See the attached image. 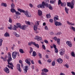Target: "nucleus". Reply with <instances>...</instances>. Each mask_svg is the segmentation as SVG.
Listing matches in <instances>:
<instances>
[{
	"instance_id": "52",
	"label": "nucleus",
	"mask_w": 75,
	"mask_h": 75,
	"mask_svg": "<svg viewBox=\"0 0 75 75\" xmlns=\"http://www.w3.org/2000/svg\"><path fill=\"white\" fill-rule=\"evenodd\" d=\"M44 41L45 43H46V44H48V40H44Z\"/></svg>"
},
{
	"instance_id": "2",
	"label": "nucleus",
	"mask_w": 75,
	"mask_h": 75,
	"mask_svg": "<svg viewBox=\"0 0 75 75\" xmlns=\"http://www.w3.org/2000/svg\"><path fill=\"white\" fill-rule=\"evenodd\" d=\"M50 5L48 3H45L44 2H42V4H40L37 6L38 8H44V6H46L47 7H48Z\"/></svg>"
},
{
	"instance_id": "60",
	"label": "nucleus",
	"mask_w": 75,
	"mask_h": 75,
	"mask_svg": "<svg viewBox=\"0 0 75 75\" xmlns=\"http://www.w3.org/2000/svg\"><path fill=\"white\" fill-rule=\"evenodd\" d=\"M8 55L9 57H11V54L10 53L8 52Z\"/></svg>"
},
{
	"instance_id": "51",
	"label": "nucleus",
	"mask_w": 75,
	"mask_h": 75,
	"mask_svg": "<svg viewBox=\"0 0 75 75\" xmlns=\"http://www.w3.org/2000/svg\"><path fill=\"white\" fill-rule=\"evenodd\" d=\"M42 48L44 49V50H46V49L45 48V45H42Z\"/></svg>"
},
{
	"instance_id": "4",
	"label": "nucleus",
	"mask_w": 75,
	"mask_h": 75,
	"mask_svg": "<svg viewBox=\"0 0 75 75\" xmlns=\"http://www.w3.org/2000/svg\"><path fill=\"white\" fill-rule=\"evenodd\" d=\"M59 4H61V6L62 7H65L67 4L65 2L62 3L61 0H59L58 1V5H59Z\"/></svg>"
},
{
	"instance_id": "20",
	"label": "nucleus",
	"mask_w": 75,
	"mask_h": 75,
	"mask_svg": "<svg viewBox=\"0 0 75 75\" xmlns=\"http://www.w3.org/2000/svg\"><path fill=\"white\" fill-rule=\"evenodd\" d=\"M59 19L58 18V16H55L54 18V21H56V20H58Z\"/></svg>"
},
{
	"instance_id": "9",
	"label": "nucleus",
	"mask_w": 75,
	"mask_h": 75,
	"mask_svg": "<svg viewBox=\"0 0 75 75\" xmlns=\"http://www.w3.org/2000/svg\"><path fill=\"white\" fill-rule=\"evenodd\" d=\"M25 62H26V63H27V64H28L29 65H31V63L30 62H31V59L30 58L26 59L25 60Z\"/></svg>"
},
{
	"instance_id": "42",
	"label": "nucleus",
	"mask_w": 75,
	"mask_h": 75,
	"mask_svg": "<svg viewBox=\"0 0 75 75\" xmlns=\"http://www.w3.org/2000/svg\"><path fill=\"white\" fill-rule=\"evenodd\" d=\"M55 62L54 61H53L52 63V66H55Z\"/></svg>"
},
{
	"instance_id": "54",
	"label": "nucleus",
	"mask_w": 75,
	"mask_h": 75,
	"mask_svg": "<svg viewBox=\"0 0 75 75\" xmlns=\"http://www.w3.org/2000/svg\"><path fill=\"white\" fill-rule=\"evenodd\" d=\"M51 61H52L51 59H49L47 60V62L50 63L51 62Z\"/></svg>"
},
{
	"instance_id": "23",
	"label": "nucleus",
	"mask_w": 75,
	"mask_h": 75,
	"mask_svg": "<svg viewBox=\"0 0 75 75\" xmlns=\"http://www.w3.org/2000/svg\"><path fill=\"white\" fill-rule=\"evenodd\" d=\"M33 30L34 31H37V25H34L33 27Z\"/></svg>"
},
{
	"instance_id": "61",
	"label": "nucleus",
	"mask_w": 75,
	"mask_h": 75,
	"mask_svg": "<svg viewBox=\"0 0 75 75\" xmlns=\"http://www.w3.org/2000/svg\"><path fill=\"white\" fill-rule=\"evenodd\" d=\"M71 74H72L73 75H75V72L74 71H72L71 72Z\"/></svg>"
},
{
	"instance_id": "47",
	"label": "nucleus",
	"mask_w": 75,
	"mask_h": 75,
	"mask_svg": "<svg viewBox=\"0 0 75 75\" xmlns=\"http://www.w3.org/2000/svg\"><path fill=\"white\" fill-rule=\"evenodd\" d=\"M38 56H39V58H42V55H41V54L39 53H38Z\"/></svg>"
},
{
	"instance_id": "53",
	"label": "nucleus",
	"mask_w": 75,
	"mask_h": 75,
	"mask_svg": "<svg viewBox=\"0 0 75 75\" xmlns=\"http://www.w3.org/2000/svg\"><path fill=\"white\" fill-rule=\"evenodd\" d=\"M53 47L54 48V49H57V46H56V45H55L53 44Z\"/></svg>"
},
{
	"instance_id": "27",
	"label": "nucleus",
	"mask_w": 75,
	"mask_h": 75,
	"mask_svg": "<svg viewBox=\"0 0 75 75\" xmlns=\"http://www.w3.org/2000/svg\"><path fill=\"white\" fill-rule=\"evenodd\" d=\"M46 16L47 18H51V14H50V13H49L48 14H47L46 15Z\"/></svg>"
},
{
	"instance_id": "49",
	"label": "nucleus",
	"mask_w": 75,
	"mask_h": 75,
	"mask_svg": "<svg viewBox=\"0 0 75 75\" xmlns=\"http://www.w3.org/2000/svg\"><path fill=\"white\" fill-rule=\"evenodd\" d=\"M49 21L51 23H53V19H50L49 20Z\"/></svg>"
},
{
	"instance_id": "57",
	"label": "nucleus",
	"mask_w": 75,
	"mask_h": 75,
	"mask_svg": "<svg viewBox=\"0 0 75 75\" xmlns=\"http://www.w3.org/2000/svg\"><path fill=\"white\" fill-rule=\"evenodd\" d=\"M29 6H30V7L32 8L33 7V5L31 4H29Z\"/></svg>"
},
{
	"instance_id": "24",
	"label": "nucleus",
	"mask_w": 75,
	"mask_h": 75,
	"mask_svg": "<svg viewBox=\"0 0 75 75\" xmlns=\"http://www.w3.org/2000/svg\"><path fill=\"white\" fill-rule=\"evenodd\" d=\"M11 61H12V58L11 57H9L7 60L8 62H10Z\"/></svg>"
},
{
	"instance_id": "31",
	"label": "nucleus",
	"mask_w": 75,
	"mask_h": 75,
	"mask_svg": "<svg viewBox=\"0 0 75 75\" xmlns=\"http://www.w3.org/2000/svg\"><path fill=\"white\" fill-rule=\"evenodd\" d=\"M1 59H3L4 61H7V58H4L2 57L1 56Z\"/></svg>"
},
{
	"instance_id": "13",
	"label": "nucleus",
	"mask_w": 75,
	"mask_h": 75,
	"mask_svg": "<svg viewBox=\"0 0 75 75\" xmlns=\"http://www.w3.org/2000/svg\"><path fill=\"white\" fill-rule=\"evenodd\" d=\"M4 71L5 72H6L7 74H8V73H9V72H10V70L7 67H6L4 69Z\"/></svg>"
},
{
	"instance_id": "12",
	"label": "nucleus",
	"mask_w": 75,
	"mask_h": 75,
	"mask_svg": "<svg viewBox=\"0 0 75 75\" xmlns=\"http://www.w3.org/2000/svg\"><path fill=\"white\" fill-rule=\"evenodd\" d=\"M66 44L67 45H68L69 47H71L72 45V43H71V42L69 41H67L66 42Z\"/></svg>"
},
{
	"instance_id": "35",
	"label": "nucleus",
	"mask_w": 75,
	"mask_h": 75,
	"mask_svg": "<svg viewBox=\"0 0 75 75\" xmlns=\"http://www.w3.org/2000/svg\"><path fill=\"white\" fill-rule=\"evenodd\" d=\"M30 52H29V53H30V54H31V52L33 51V48L31 47H30Z\"/></svg>"
},
{
	"instance_id": "41",
	"label": "nucleus",
	"mask_w": 75,
	"mask_h": 75,
	"mask_svg": "<svg viewBox=\"0 0 75 75\" xmlns=\"http://www.w3.org/2000/svg\"><path fill=\"white\" fill-rule=\"evenodd\" d=\"M71 55L72 57H75V53H74V52H72L71 53Z\"/></svg>"
},
{
	"instance_id": "34",
	"label": "nucleus",
	"mask_w": 75,
	"mask_h": 75,
	"mask_svg": "<svg viewBox=\"0 0 75 75\" xmlns=\"http://www.w3.org/2000/svg\"><path fill=\"white\" fill-rule=\"evenodd\" d=\"M36 55H37L36 52L35 51L33 52V57H35Z\"/></svg>"
},
{
	"instance_id": "43",
	"label": "nucleus",
	"mask_w": 75,
	"mask_h": 75,
	"mask_svg": "<svg viewBox=\"0 0 75 75\" xmlns=\"http://www.w3.org/2000/svg\"><path fill=\"white\" fill-rule=\"evenodd\" d=\"M31 44H34V42H30L28 43V45L30 46L31 45Z\"/></svg>"
},
{
	"instance_id": "44",
	"label": "nucleus",
	"mask_w": 75,
	"mask_h": 75,
	"mask_svg": "<svg viewBox=\"0 0 75 75\" xmlns=\"http://www.w3.org/2000/svg\"><path fill=\"white\" fill-rule=\"evenodd\" d=\"M55 1H50V3L51 4H54V3H55Z\"/></svg>"
},
{
	"instance_id": "63",
	"label": "nucleus",
	"mask_w": 75,
	"mask_h": 75,
	"mask_svg": "<svg viewBox=\"0 0 75 75\" xmlns=\"http://www.w3.org/2000/svg\"><path fill=\"white\" fill-rule=\"evenodd\" d=\"M59 75H65V74H64L63 73H62L61 72L60 73V74Z\"/></svg>"
},
{
	"instance_id": "14",
	"label": "nucleus",
	"mask_w": 75,
	"mask_h": 75,
	"mask_svg": "<svg viewBox=\"0 0 75 75\" xmlns=\"http://www.w3.org/2000/svg\"><path fill=\"white\" fill-rule=\"evenodd\" d=\"M57 61L59 62V64H62V59L61 58H59L57 60Z\"/></svg>"
},
{
	"instance_id": "33",
	"label": "nucleus",
	"mask_w": 75,
	"mask_h": 75,
	"mask_svg": "<svg viewBox=\"0 0 75 75\" xmlns=\"http://www.w3.org/2000/svg\"><path fill=\"white\" fill-rule=\"evenodd\" d=\"M8 21L9 23H12V19H11V18L10 17H9V18Z\"/></svg>"
},
{
	"instance_id": "6",
	"label": "nucleus",
	"mask_w": 75,
	"mask_h": 75,
	"mask_svg": "<svg viewBox=\"0 0 75 75\" xmlns=\"http://www.w3.org/2000/svg\"><path fill=\"white\" fill-rule=\"evenodd\" d=\"M65 54V50L64 49H62L60 50L59 54L60 55H63Z\"/></svg>"
},
{
	"instance_id": "17",
	"label": "nucleus",
	"mask_w": 75,
	"mask_h": 75,
	"mask_svg": "<svg viewBox=\"0 0 75 75\" xmlns=\"http://www.w3.org/2000/svg\"><path fill=\"white\" fill-rule=\"evenodd\" d=\"M38 15H39V16H41L42 15V11L40 10H38Z\"/></svg>"
},
{
	"instance_id": "36",
	"label": "nucleus",
	"mask_w": 75,
	"mask_h": 75,
	"mask_svg": "<svg viewBox=\"0 0 75 75\" xmlns=\"http://www.w3.org/2000/svg\"><path fill=\"white\" fill-rule=\"evenodd\" d=\"M2 42H3V40L0 39V47L2 45Z\"/></svg>"
},
{
	"instance_id": "5",
	"label": "nucleus",
	"mask_w": 75,
	"mask_h": 75,
	"mask_svg": "<svg viewBox=\"0 0 75 75\" xmlns=\"http://www.w3.org/2000/svg\"><path fill=\"white\" fill-rule=\"evenodd\" d=\"M8 65H10L11 66L8 65L7 66V67H8L9 68H11V69H13V67H14V66H13V63L11 62L10 63V62H8Z\"/></svg>"
},
{
	"instance_id": "58",
	"label": "nucleus",
	"mask_w": 75,
	"mask_h": 75,
	"mask_svg": "<svg viewBox=\"0 0 75 75\" xmlns=\"http://www.w3.org/2000/svg\"><path fill=\"white\" fill-rule=\"evenodd\" d=\"M26 24H28V25H30V22L29 21H27L26 22Z\"/></svg>"
},
{
	"instance_id": "50",
	"label": "nucleus",
	"mask_w": 75,
	"mask_h": 75,
	"mask_svg": "<svg viewBox=\"0 0 75 75\" xmlns=\"http://www.w3.org/2000/svg\"><path fill=\"white\" fill-rule=\"evenodd\" d=\"M40 23V21H37L36 22H35V24H36V25H39V23Z\"/></svg>"
},
{
	"instance_id": "30",
	"label": "nucleus",
	"mask_w": 75,
	"mask_h": 75,
	"mask_svg": "<svg viewBox=\"0 0 75 75\" xmlns=\"http://www.w3.org/2000/svg\"><path fill=\"white\" fill-rule=\"evenodd\" d=\"M14 34L16 37H20V35L16 33H14Z\"/></svg>"
},
{
	"instance_id": "15",
	"label": "nucleus",
	"mask_w": 75,
	"mask_h": 75,
	"mask_svg": "<svg viewBox=\"0 0 75 75\" xmlns=\"http://www.w3.org/2000/svg\"><path fill=\"white\" fill-rule=\"evenodd\" d=\"M23 69L24 73H25V74H26V73L27 72V70L28 69V66H25V69Z\"/></svg>"
},
{
	"instance_id": "45",
	"label": "nucleus",
	"mask_w": 75,
	"mask_h": 75,
	"mask_svg": "<svg viewBox=\"0 0 75 75\" xmlns=\"http://www.w3.org/2000/svg\"><path fill=\"white\" fill-rule=\"evenodd\" d=\"M15 13H16V14L17 15H21V13L20 12H19L18 11H16V12H15Z\"/></svg>"
},
{
	"instance_id": "37",
	"label": "nucleus",
	"mask_w": 75,
	"mask_h": 75,
	"mask_svg": "<svg viewBox=\"0 0 75 75\" xmlns=\"http://www.w3.org/2000/svg\"><path fill=\"white\" fill-rule=\"evenodd\" d=\"M12 27H13L12 26V25H10V27H8V28L9 30H12Z\"/></svg>"
},
{
	"instance_id": "29",
	"label": "nucleus",
	"mask_w": 75,
	"mask_h": 75,
	"mask_svg": "<svg viewBox=\"0 0 75 75\" xmlns=\"http://www.w3.org/2000/svg\"><path fill=\"white\" fill-rule=\"evenodd\" d=\"M1 6L4 7H7V4L6 3H2L1 4Z\"/></svg>"
},
{
	"instance_id": "11",
	"label": "nucleus",
	"mask_w": 75,
	"mask_h": 75,
	"mask_svg": "<svg viewBox=\"0 0 75 75\" xmlns=\"http://www.w3.org/2000/svg\"><path fill=\"white\" fill-rule=\"evenodd\" d=\"M17 68L18 69V71H19L20 72H21L22 71L21 69V68L20 67V64H18L17 65Z\"/></svg>"
},
{
	"instance_id": "25",
	"label": "nucleus",
	"mask_w": 75,
	"mask_h": 75,
	"mask_svg": "<svg viewBox=\"0 0 75 75\" xmlns=\"http://www.w3.org/2000/svg\"><path fill=\"white\" fill-rule=\"evenodd\" d=\"M33 45H35V47L38 48H39V45H38V44H35V42H34Z\"/></svg>"
},
{
	"instance_id": "55",
	"label": "nucleus",
	"mask_w": 75,
	"mask_h": 75,
	"mask_svg": "<svg viewBox=\"0 0 75 75\" xmlns=\"http://www.w3.org/2000/svg\"><path fill=\"white\" fill-rule=\"evenodd\" d=\"M54 51L55 52H56V53H58V49L57 48H56V49H55Z\"/></svg>"
},
{
	"instance_id": "19",
	"label": "nucleus",
	"mask_w": 75,
	"mask_h": 75,
	"mask_svg": "<svg viewBox=\"0 0 75 75\" xmlns=\"http://www.w3.org/2000/svg\"><path fill=\"white\" fill-rule=\"evenodd\" d=\"M11 11L13 13L16 12V9H14V8H12L11 9Z\"/></svg>"
},
{
	"instance_id": "28",
	"label": "nucleus",
	"mask_w": 75,
	"mask_h": 75,
	"mask_svg": "<svg viewBox=\"0 0 75 75\" xmlns=\"http://www.w3.org/2000/svg\"><path fill=\"white\" fill-rule=\"evenodd\" d=\"M65 10L67 14H68V11H69V9L67 8L66 7L65 8Z\"/></svg>"
},
{
	"instance_id": "26",
	"label": "nucleus",
	"mask_w": 75,
	"mask_h": 75,
	"mask_svg": "<svg viewBox=\"0 0 75 75\" xmlns=\"http://www.w3.org/2000/svg\"><path fill=\"white\" fill-rule=\"evenodd\" d=\"M16 26L17 27H19L20 28L21 27V24H20L19 23H16Z\"/></svg>"
},
{
	"instance_id": "8",
	"label": "nucleus",
	"mask_w": 75,
	"mask_h": 75,
	"mask_svg": "<svg viewBox=\"0 0 75 75\" xmlns=\"http://www.w3.org/2000/svg\"><path fill=\"white\" fill-rule=\"evenodd\" d=\"M17 53L16 52H13L12 56L13 59H16V58L17 57Z\"/></svg>"
},
{
	"instance_id": "59",
	"label": "nucleus",
	"mask_w": 75,
	"mask_h": 75,
	"mask_svg": "<svg viewBox=\"0 0 75 75\" xmlns=\"http://www.w3.org/2000/svg\"><path fill=\"white\" fill-rule=\"evenodd\" d=\"M60 34H61V32H58L57 33V35H59Z\"/></svg>"
},
{
	"instance_id": "56",
	"label": "nucleus",
	"mask_w": 75,
	"mask_h": 75,
	"mask_svg": "<svg viewBox=\"0 0 75 75\" xmlns=\"http://www.w3.org/2000/svg\"><path fill=\"white\" fill-rule=\"evenodd\" d=\"M65 67H67V68H69V66H68V65L67 64H66L65 65Z\"/></svg>"
},
{
	"instance_id": "46",
	"label": "nucleus",
	"mask_w": 75,
	"mask_h": 75,
	"mask_svg": "<svg viewBox=\"0 0 75 75\" xmlns=\"http://www.w3.org/2000/svg\"><path fill=\"white\" fill-rule=\"evenodd\" d=\"M44 1L45 4H46V3H48L49 2V1H48V0H44Z\"/></svg>"
},
{
	"instance_id": "10",
	"label": "nucleus",
	"mask_w": 75,
	"mask_h": 75,
	"mask_svg": "<svg viewBox=\"0 0 75 75\" xmlns=\"http://www.w3.org/2000/svg\"><path fill=\"white\" fill-rule=\"evenodd\" d=\"M54 24L56 26H59L62 25V23L60 22L56 21L54 23Z\"/></svg>"
},
{
	"instance_id": "64",
	"label": "nucleus",
	"mask_w": 75,
	"mask_h": 75,
	"mask_svg": "<svg viewBox=\"0 0 75 75\" xmlns=\"http://www.w3.org/2000/svg\"><path fill=\"white\" fill-rule=\"evenodd\" d=\"M50 34H51V35H54V33L52 32H50Z\"/></svg>"
},
{
	"instance_id": "3",
	"label": "nucleus",
	"mask_w": 75,
	"mask_h": 75,
	"mask_svg": "<svg viewBox=\"0 0 75 75\" xmlns=\"http://www.w3.org/2000/svg\"><path fill=\"white\" fill-rule=\"evenodd\" d=\"M74 3H75V1L73 0L71 2H67V6L68 7H70L71 9L74 8Z\"/></svg>"
},
{
	"instance_id": "40",
	"label": "nucleus",
	"mask_w": 75,
	"mask_h": 75,
	"mask_svg": "<svg viewBox=\"0 0 75 75\" xmlns=\"http://www.w3.org/2000/svg\"><path fill=\"white\" fill-rule=\"evenodd\" d=\"M11 7L12 8H14V7H15V6H14V4L12 3L11 4Z\"/></svg>"
},
{
	"instance_id": "7",
	"label": "nucleus",
	"mask_w": 75,
	"mask_h": 75,
	"mask_svg": "<svg viewBox=\"0 0 75 75\" xmlns=\"http://www.w3.org/2000/svg\"><path fill=\"white\" fill-rule=\"evenodd\" d=\"M35 39L38 41H41L42 40V38L38 36H36L35 38Z\"/></svg>"
},
{
	"instance_id": "38",
	"label": "nucleus",
	"mask_w": 75,
	"mask_h": 75,
	"mask_svg": "<svg viewBox=\"0 0 75 75\" xmlns=\"http://www.w3.org/2000/svg\"><path fill=\"white\" fill-rule=\"evenodd\" d=\"M19 52H21V54H23V53L24 52L23 51V49H20L19 50Z\"/></svg>"
},
{
	"instance_id": "62",
	"label": "nucleus",
	"mask_w": 75,
	"mask_h": 75,
	"mask_svg": "<svg viewBox=\"0 0 75 75\" xmlns=\"http://www.w3.org/2000/svg\"><path fill=\"white\" fill-rule=\"evenodd\" d=\"M57 37H55L54 38V39L55 40V41H57Z\"/></svg>"
},
{
	"instance_id": "21",
	"label": "nucleus",
	"mask_w": 75,
	"mask_h": 75,
	"mask_svg": "<svg viewBox=\"0 0 75 75\" xmlns=\"http://www.w3.org/2000/svg\"><path fill=\"white\" fill-rule=\"evenodd\" d=\"M67 23L68 24H69V25H74V23H70L69 21H67Z\"/></svg>"
},
{
	"instance_id": "1",
	"label": "nucleus",
	"mask_w": 75,
	"mask_h": 75,
	"mask_svg": "<svg viewBox=\"0 0 75 75\" xmlns=\"http://www.w3.org/2000/svg\"><path fill=\"white\" fill-rule=\"evenodd\" d=\"M18 10L20 13H24L25 15L27 17H31V14L28 12L27 11H24V10L20 9H18Z\"/></svg>"
},
{
	"instance_id": "18",
	"label": "nucleus",
	"mask_w": 75,
	"mask_h": 75,
	"mask_svg": "<svg viewBox=\"0 0 75 75\" xmlns=\"http://www.w3.org/2000/svg\"><path fill=\"white\" fill-rule=\"evenodd\" d=\"M42 72H44L47 73L48 72L49 70H48V69L46 68H45L44 69H43L42 70Z\"/></svg>"
},
{
	"instance_id": "39",
	"label": "nucleus",
	"mask_w": 75,
	"mask_h": 75,
	"mask_svg": "<svg viewBox=\"0 0 75 75\" xmlns=\"http://www.w3.org/2000/svg\"><path fill=\"white\" fill-rule=\"evenodd\" d=\"M70 29H72L73 31L75 32V28L72 26L71 28H70Z\"/></svg>"
},
{
	"instance_id": "48",
	"label": "nucleus",
	"mask_w": 75,
	"mask_h": 75,
	"mask_svg": "<svg viewBox=\"0 0 75 75\" xmlns=\"http://www.w3.org/2000/svg\"><path fill=\"white\" fill-rule=\"evenodd\" d=\"M48 7L49 8V9H50V10H52V6H51L50 5H49V6Z\"/></svg>"
},
{
	"instance_id": "32",
	"label": "nucleus",
	"mask_w": 75,
	"mask_h": 75,
	"mask_svg": "<svg viewBox=\"0 0 75 75\" xmlns=\"http://www.w3.org/2000/svg\"><path fill=\"white\" fill-rule=\"evenodd\" d=\"M57 43L58 45H59L60 43V39L59 38H58L57 40Z\"/></svg>"
},
{
	"instance_id": "16",
	"label": "nucleus",
	"mask_w": 75,
	"mask_h": 75,
	"mask_svg": "<svg viewBox=\"0 0 75 75\" xmlns=\"http://www.w3.org/2000/svg\"><path fill=\"white\" fill-rule=\"evenodd\" d=\"M20 28H21V29H22V30H25V29H26V25H22V26H21Z\"/></svg>"
},
{
	"instance_id": "22",
	"label": "nucleus",
	"mask_w": 75,
	"mask_h": 75,
	"mask_svg": "<svg viewBox=\"0 0 75 75\" xmlns=\"http://www.w3.org/2000/svg\"><path fill=\"white\" fill-rule=\"evenodd\" d=\"M4 36L6 37H10V35H9L8 33L6 32L4 34Z\"/></svg>"
}]
</instances>
